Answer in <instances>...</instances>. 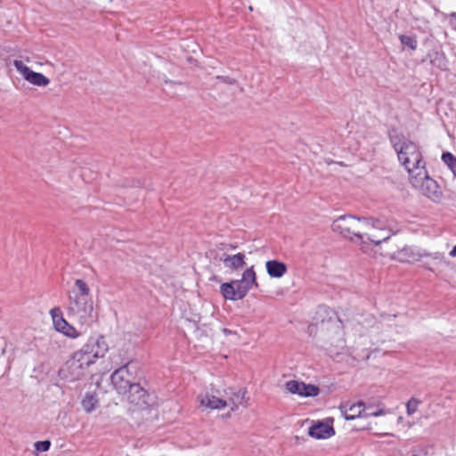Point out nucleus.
I'll return each instance as SVG.
<instances>
[{
	"mask_svg": "<svg viewBox=\"0 0 456 456\" xmlns=\"http://www.w3.org/2000/svg\"><path fill=\"white\" fill-rule=\"evenodd\" d=\"M402 45L408 46L411 50H416L418 46L417 39L414 37L401 35L399 37Z\"/></svg>",
	"mask_w": 456,
	"mask_h": 456,
	"instance_id": "nucleus-23",
	"label": "nucleus"
},
{
	"mask_svg": "<svg viewBox=\"0 0 456 456\" xmlns=\"http://www.w3.org/2000/svg\"><path fill=\"white\" fill-rule=\"evenodd\" d=\"M308 435L316 439H327L335 435L332 424L318 421L308 429Z\"/></svg>",
	"mask_w": 456,
	"mask_h": 456,
	"instance_id": "nucleus-12",
	"label": "nucleus"
},
{
	"mask_svg": "<svg viewBox=\"0 0 456 456\" xmlns=\"http://www.w3.org/2000/svg\"><path fill=\"white\" fill-rule=\"evenodd\" d=\"M388 138L400 164L409 175L413 176L414 172L418 171L414 177L417 182V176L422 175V169H425L426 166L419 145L394 128L389 130Z\"/></svg>",
	"mask_w": 456,
	"mask_h": 456,
	"instance_id": "nucleus-1",
	"label": "nucleus"
},
{
	"mask_svg": "<svg viewBox=\"0 0 456 456\" xmlns=\"http://www.w3.org/2000/svg\"><path fill=\"white\" fill-rule=\"evenodd\" d=\"M286 389L293 395H298L304 397L317 396L320 393L319 387L312 384H305L303 381L289 380L285 384Z\"/></svg>",
	"mask_w": 456,
	"mask_h": 456,
	"instance_id": "nucleus-10",
	"label": "nucleus"
},
{
	"mask_svg": "<svg viewBox=\"0 0 456 456\" xmlns=\"http://www.w3.org/2000/svg\"><path fill=\"white\" fill-rule=\"evenodd\" d=\"M89 366L88 360L82 358L81 354L76 352L60 369L59 376L65 381L73 382L84 377Z\"/></svg>",
	"mask_w": 456,
	"mask_h": 456,
	"instance_id": "nucleus-4",
	"label": "nucleus"
},
{
	"mask_svg": "<svg viewBox=\"0 0 456 456\" xmlns=\"http://www.w3.org/2000/svg\"><path fill=\"white\" fill-rule=\"evenodd\" d=\"M108 350L109 346L105 338L102 335H97L90 337L87 342L77 353L81 354L82 358H86L88 364L91 365L97 359L104 357Z\"/></svg>",
	"mask_w": 456,
	"mask_h": 456,
	"instance_id": "nucleus-5",
	"label": "nucleus"
},
{
	"mask_svg": "<svg viewBox=\"0 0 456 456\" xmlns=\"http://www.w3.org/2000/svg\"><path fill=\"white\" fill-rule=\"evenodd\" d=\"M449 255L452 256V257H455L456 256V245L452 248V249L450 251Z\"/></svg>",
	"mask_w": 456,
	"mask_h": 456,
	"instance_id": "nucleus-34",
	"label": "nucleus"
},
{
	"mask_svg": "<svg viewBox=\"0 0 456 456\" xmlns=\"http://www.w3.org/2000/svg\"><path fill=\"white\" fill-rule=\"evenodd\" d=\"M428 256L426 253H421L419 249L412 246H405L395 253V258L400 262H417L423 256Z\"/></svg>",
	"mask_w": 456,
	"mask_h": 456,
	"instance_id": "nucleus-13",
	"label": "nucleus"
},
{
	"mask_svg": "<svg viewBox=\"0 0 456 456\" xmlns=\"http://www.w3.org/2000/svg\"><path fill=\"white\" fill-rule=\"evenodd\" d=\"M54 328L57 331L61 332L62 334L69 338H77L79 335L77 330L72 325H70L65 319H60L59 321H57V323L54 324Z\"/></svg>",
	"mask_w": 456,
	"mask_h": 456,
	"instance_id": "nucleus-19",
	"label": "nucleus"
},
{
	"mask_svg": "<svg viewBox=\"0 0 456 456\" xmlns=\"http://www.w3.org/2000/svg\"><path fill=\"white\" fill-rule=\"evenodd\" d=\"M216 79L228 85H234L237 82L235 78H232L228 76H216Z\"/></svg>",
	"mask_w": 456,
	"mask_h": 456,
	"instance_id": "nucleus-30",
	"label": "nucleus"
},
{
	"mask_svg": "<svg viewBox=\"0 0 456 456\" xmlns=\"http://www.w3.org/2000/svg\"><path fill=\"white\" fill-rule=\"evenodd\" d=\"M126 395L127 402L138 409H145L151 405L150 395L138 382L132 385Z\"/></svg>",
	"mask_w": 456,
	"mask_h": 456,
	"instance_id": "nucleus-8",
	"label": "nucleus"
},
{
	"mask_svg": "<svg viewBox=\"0 0 456 456\" xmlns=\"http://www.w3.org/2000/svg\"><path fill=\"white\" fill-rule=\"evenodd\" d=\"M450 16H451L452 19H455V20H456V12H452V13L450 14ZM452 28L456 30V22H455V23L452 22Z\"/></svg>",
	"mask_w": 456,
	"mask_h": 456,
	"instance_id": "nucleus-33",
	"label": "nucleus"
},
{
	"mask_svg": "<svg viewBox=\"0 0 456 456\" xmlns=\"http://www.w3.org/2000/svg\"><path fill=\"white\" fill-rule=\"evenodd\" d=\"M442 160L448 166L453 175L456 176V157L451 152H444Z\"/></svg>",
	"mask_w": 456,
	"mask_h": 456,
	"instance_id": "nucleus-22",
	"label": "nucleus"
},
{
	"mask_svg": "<svg viewBox=\"0 0 456 456\" xmlns=\"http://www.w3.org/2000/svg\"><path fill=\"white\" fill-rule=\"evenodd\" d=\"M355 216H340L333 221L331 229L333 232H338L350 241L359 242L362 245V249L364 250V234L361 233L359 231H355Z\"/></svg>",
	"mask_w": 456,
	"mask_h": 456,
	"instance_id": "nucleus-3",
	"label": "nucleus"
},
{
	"mask_svg": "<svg viewBox=\"0 0 456 456\" xmlns=\"http://www.w3.org/2000/svg\"><path fill=\"white\" fill-rule=\"evenodd\" d=\"M420 403V400L411 397L406 403L407 414L409 416L413 415L417 411L418 407Z\"/></svg>",
	"mask_w": 456,
	"mask_h": 456,
	"instance_id": "nucleus-24",
	"label": "nucleus"
},
{
	"mask_svg": "<svg viewBox=\"0 0 456 456\" xmlns=\"http://www.w3.org/2000/svg\"><path fill=\"white\" fill-rule=\"evenodd\" d=\"M75 285L78 289L77 293L69 294L68 314L77 320L81 325L90 326L94 322V303L89 298L90 289L82 279H77Z\"/></svg>",
	"mask_w": 456,
	"mask_h": 456,
	"instance_id": "nucleus-2",
	"label": "nucleus"
},
{
	"mask_svg": "<svg viewBox=\"0 0 456 456\" xmlns=\"http://www.w3.org/2000/svg\"><path fill=\"white\" fill-rule=\"evenodd\" d=\"M364 237H366L368 240L378 246L380 245L383 241H387L390 238V234H381V237L376 235L364 234Z\"/></svg>",
	"mask_w": 456,
	"mask_h": 456,
	"instance_id": "nucleus-26",
	"label": "nucleus"
},
{
	"mask_svg": "<svg viewBox=\"0 0 456 456\" xmlns=\"http://www.w3.org/2000/svg\"><path fill=\"white\" fill-rule=\"evenodd\" d=\"M246 389L240 388L238 390H234L233 388H227L224 390V394L227 396L228 405L231 406L232 411H235L238 409L240 405H242L244 403Z\"/></svg>",
	"mask_w": 456,
	"mask_h": 456,
	"instance_id": "nucleus-14",
	"label": "nucleus"
},
{
	"mask_svg": "<svg viewBox=\"0 0 456 456\" xmlns=\"http://www.w3.org/2000/svg\"><path fill=\"white\" fill-rule=\"evenodd\" d=\"M13 66L22 75L25 80L37 86H46L50 84V79L44 74L35 72L29 67L25 65L22 61L14 60Z\"/></svg>",
	"mask_w": 456,
	"mask_h": 456,
	"instance_id": "nucleus-7",
	"label": "nucleus"
},
{
	"mask_svg": "<svg viewBox=\"0 0 456 456\" xmlns=\"http://www.w3.org/2000/svg\"><path fill=\"white\" fill-rule=\"evenodd\" d=\"M366 404L363 402H359L355 404L351 405L346 410L343 414L346 420H354L356 418H362L363 412H365Z\"/></svg>",
	"mask_w": 456,
	"mask_h": 456,
	"instance_id": "nucleus-18",
	"label": "nucleus"
},
{
	"mask_svg": "<svg viewBox=\"0 0 456 456\" xmlns=\"http://www.w3.org/2000/svg\"><path fill=\"white\" fill-rule=\"evenodd\" d=\"M386 413V411L384 409H378L374 410L372 405H366L365 412H363V417H378L384 415Z\"/></svg>",
	"mask_w": 456,
	"mask_h": 456,
	"instance_id": "nucleus-27",
	"label": "nucleus"
},
{
	"mask_svg": "<svg viewBox=\"0 0 456 456\" xmlns=\"http://www.w3.org/2000/svg\"><path fill=\"white\" fill-rule=\"evenodd\" d=\"M370 227H372L374 229H379V230H381V231H385L384 224L380 220L376 219V218H373V221H372V224H371Z\"/></svg>",
	"mask_w": 456,
	"mask_h": 456,
	"instance_id": "nucleus-32",
	"label": "nucleus"
},
{
	"mask_svg": "<svg viewBox=\"0 0 456 456\" xmlns=\"http://www.w3.org/2000/svg\"><path fill=\"white\" fill-rule=\"evenodd\" d=\"M232 282L235 286V290L239 299L240 300L244 298L248 290L252 288L253 284L257 286V283L256 282V273L253 266L244 271L241 280L232 281Z\"/></svg>",
	"mask_w": 456,
	"mask_h": 456,
	"instance_id": "nucleus-9",
	"label": "nucleus"
},
{
	"mask_svg": "<svg viewBox=\"0 0 456 456\" xmlns=\"http://www.w3.org/2000/svg\"><path fill=\"white\" fill-rule=\"evenodd\" d=\"M132 367V363L127 362L116 370L110 376L111 383L119 395H126L132 385L136 383Z\"/></svg>",
	"mask_w": 456,
	"mask_h": 456,
	"instance_id": "nucleus-6",
	"label": "nucleus"
},
{
	"mask_svg": "<svg viewBox=\"0 0 456 456\" xmlns=\"http://www.w3.org/2000/svg\"><path fill=\"white\" fill-rule=\"evenodd\" d=\"M223 332L225 334V335H228V334H232V331L226 328L223 329Z\"/></svg>",
	"mask_w": 456,
	"mask_h": 456,
	"instance_id": "nucleus-35",
	"label": "nucleus"
},
{
	"mask_svg": "<svg viewBox=\"0 0 456 456\" xmlns=\"http://www.w3.org/2000/svg\"><path fill=\"white\" fill-rule=\"evenodd\" d=\"M50 315L53 319V325L57 323L60 319H64L60 307H53L50 310Z\"/></svg>",
	"mask_w": 456,
	"mask_h": 456,
	"instance_id": "nucleus-29",
	"label": "nucleus"
},
{
	"mask_svg": "<svg viewBox=\"0 0 456 456\" xmlns=\"http://www.w3.org/2000/svg\"><path fill=\"white\" fill-rule=\"evenodd\" d=\"M356 221L362 223L366 227H370L373 217L356 216Z\"/></svg>",
	"mask_w": 456,
	"mask_h": 456,
	"instance_id": "nucleus-31",
	"label": "nucleus"
},
{
	"mask_svg": "<svg viewBox=\"0 0 456 456\" xmlns=\"http://www.w3.org/2000/svg\"><path fill=\"white\" fill-rule=\"evenodd\" d=\"M220 260L224 263L225 267L237 270L243 267L245 265V255L243 253H238L232 256L224 254Z\"/></svg>",
	"mask_w": 456,
	"mask_h": 456,
	"instance_id": "nucleus-16",
	"label": "nucleus"
},
{
	"mask_svg": "<svg viewBox=\"0 0 456 456\" xmlns=\"http://www.w3.org/2000/svg\"><path fill=\"white\" fill-rule=\"evenodd\" d=\"M199 400L202 407L208 408L211 410L224 409L226 406H228V402L226 400L218 398L215 395L208 394L200 395Z\"/></svg>",
	"mask_w": 456,
	"mask_h": 456,
	"instance_id": "nucleus-15",
	"label": "nucleus"
},
{
	"mask_svg": "<svg viewBox=\"0 0 456 456\" xmlns=\"http://www.w3.org/2000/svg\"><path fill=\"white\" fill-rule=\"evenodd\" d=\"M82 406L83 409L86 412H92L95 410L97 404H98V398L95 394L93 393H86L85 397L82 400Z\"/></svg>",
	"mask_w": 456,
	"mask_h": 456,
	"instance_id": "nucleus-21",
	"label": "nucleus"
},
{
	"mask_svg": "<svg viewBox=\"0 0 456 456\" xmlns=\"http://www.w3.org/2000/svg\"><path fill=\"white\" fill-rule=\"evenodd\" d=\"M221 293L225 299L236 301L240 300L237 297L235 286L232 281L223 283L220 287Z\"/></svg>",
	"mask_w": 456,
	"mask_h": 456,
	"instance_id": "nucleus-20",
	"label": "nucleus"
},
{
	"mask_svg": "<svg viewBox=\"0 0 456 456\" xmlns=\"http://www.w3.org/2000/svg\"><path fill=\"white\" fill-rule=\"evenodd\" d=\"M422 173L424 175V178L420 185L422 194L434 202H440L443 199V192L440 190L438 183L427 175L426 169H422Z\"/></svg>",
	"mask_w": 456,
	"mask_h": 456,
	"instance_id": "nucleus-11",
	"label": "nucleus"
},
{
	"mask_svg": "<svg viewBox=\"0 0 456 456\" xmlns=\"http://www.w3.org/2000/svg\"><path fill=\"white\" fill-rule=\"evenodd\" d=\"M34 446L37 452H47L50 449L51 442L49 440L38 441L35 443Z\"/></svg>",
	"mask_w": 456,
	"mask_h": 456,
	"instance_id": "nucleus-28",
	"label": "nucleus"
},
{
	"mask_svg": "<svg viewBox=\"0 0 456 456\" xmlns=\"http://www.w3.org/2000/svg\"><path fill=\"white\" fill-rule=\"evenodd\" d=\"M266 272L272 278H281L287 272V265L278 260H269L265 263Z\"/></svg>",
	"mask_w": 456,
	"mask_h": 456,
	"instance_id": "nucleus-17",
	"label": "nucleus"
},
{
	"mask_svg": "<svg viewBox=\"0 0 456 456\" xmlns=\"http://www.w3.org/2000/svg\"><path fill=\"white\" fill-rule=\"evenodd\" d=\"M430 62L432 65L436 66L440 69H444L445 68L444 54L438 52L434 53V57L431 58Z\"/></svg>",
	"mask_w": 456,
	"mask_h": 456,
	"instance_id": "nucleus-25",
	"label": "nucleus"
}]
</instances>
